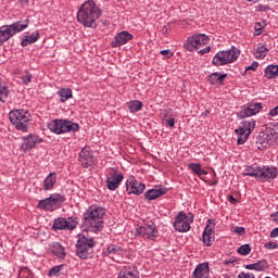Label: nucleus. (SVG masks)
Wrapping results in <instances>:
<instances>
[{"label": "nucleus", "instance_id": "obj_1", "mask_svg": "<svg viewBox=\"0 0 278 278\" xmlns=\"http://www.w3.org/2000/svg\"><path fill=\"white\" fill-rule=\"evenodd\" d=\"M101 18V9L94 0H87L78 10L77 21L83 27H97V21Z\"/></svg>", "mask_w": 278, "mask_h": 278}, {"label": "nucleus", "instance_id": "obj_2", "mask_svg": "<svg viewBox=\"0 0 278 278\" xmlns=\"http://www.w3.org/2000/svg\"><path fill=\"white\" fill-rule=\"evenodd\" d=\"M103 216H105V208L97 205L88 207L85 214V222L89 226V231L99 233L103 229Z\"/></svg>", "mask_w": 278, "mask_h": 278}, {"label": "nucleus", "instance_id": "obj_3", "mask_svg": "<svg viewBox=\"0 0 278 278\" xmlns=\"http://www.w3.org/2000/svg\"><path fill=\"white\" fill-rule=\"evenodd\" d=\"M48 129L56 136H62V134H75L79 130V124L68 119H52L48 124Z\"/></svg>", "mask_w": 278, "mask_h": 278}, {"label": "nucleus", "instance_id": "obj_4", "mask_svg": "<svg viewBox=\"0 0 278 278\" xmlns=\"http://www.w3.org/2000/svg\"><path fill=\"white\" fill-rule=\"evenodd\" d=\"M94 239L92 237H86L85 233L78 235V240L76 242V253L80 260H88V257H92V253L94 252Z\"/></svg>", "mask_w": 278, "mask_h": 278}, {"label": "nucleus", "instance_id": "obj_5", "mask_svg": "<svg viewBox=\"0 0 278 278\" xmlns=\"http://www.w3.org/2000/svg\"><path fill=\"white\" fill-rule=\"evenodd\" d=\"M9 118L12 125L20 131H27V123L31 121V114L29 111H25L23 109L11 111L9 113Z\"/></svg>", "mask_w": 278, "mask_h": 278}, {"label": "nucleus", "instance_id": "obj_6", "mask_svg": "<svg viewBox=\"0 0 278 278\" xmlns=\"http://www.w3.org/2000/svg\"><path fill=\"white\" fill-rule=\"evenodd\" d=\"M240 58V51L236 47H231L229 50L219 51L212 60L214 66H225L236 62Z\"/></svg>", "mask_w": 278, "mask_h": 278}, {"label": "nucleus", "instance_id": "obj_7", "mask_svg": "<svg viewBox=\"0 0 278 278\" xmlns=\"http://www.w3.org/2000/svg\"><path fill=\"white\" fill-rule=\"evenodd\" d=\"M64 201H66V199L61 193H51L49 198L40 200L37 207L45 212H55V210L62 207Z\"/></svg>", "mask_w": 278, "mask_h": 278}, {"label": "nucleus", "instance_id": "obj_8", "mask_svg": "<svg viewBox=\"0 0 278 278\" xmlns=\"http://www.w3.org/2000/svg\"><path fill=\"white\" fill-rule=\"evenodd\" d=\"M192 223H194V215L192 213L187 215L186 212L180 211L175 216L173 227L178 233H188L192 229Z\"/></svg>", "mask_w": 278, "mask_h": 278}, {"label": "nucleus", "instance_id": "obj_9", "mask_svg": "<svg viewBox=\"0 0 278 278\" xmlns=\"http://www.w3.org/2000/svg\"><path fill=\"white\" fill-rule=\"evenodd\" d=\"M210 42V37L205 34H197L187 38L184 49L187 51H199L201 47H205Z\"/></svg>", "mask_w": 278, "mask_h": 278}, {"label": "nucleus", "instance_id": "obj_10", "mask_svg": "<svg viewBox=\"0 0 278 278\" xmlns=\"http://www.w3.org/2000/svg\"><path fill=\"white\" fill-rule=\"evenodd\" d=\"M253 129H255V121L254 119L241 122L240 127L235 130V134H237V136H238L237 143L244 144V142H247V140H249V136H251V134H253Z\"/></svg>", "mask_w": 278, "mask_h": 278}, {"label": "nucleus", "instance_id": "obj_11", "mask_svg": "<svg viewBox=\"0 0 278 278\" xmlns=\"http://www.w3.org/2000/svg\"><path fill=\"white\" fill-rule=\"evenodd\" d=\"M262 110H264L262 102H249L241 108L237 113V116L240 121H244V118H250V116L260 114Z\"/></svg>", "mask_w": 278, "mask_h": 278}, {"label": "nucleus", "instance_id": "obj_12", "mask_svg": "<svg viewBox=\"0 0 278 278\" xmlns=\"http://www.w3.org/2000/svg\"><path fill=\"white\" fill-rule=\"evenodd\" d=\"M138 236L140 238H144V240H156L157 236H160V231H157V226L153 222H147L140 227L136 229Z\"/></svg>", "mask_w": 278, "mask_h": 278}, {"label": "nucleus", "instance_id": "obj_13", "mask_svg": "<svg viewBox=\"0 0 278 278\" xmlns=\"http://www.w3.org/2000/svg\"><path fill=\"white\" fill-rule=\"evenodd\" d=\"M147 186L136 179L135 176H129L126 180V191L128 194H136V197H140Z\"/></svg>", "mask_w": 278, "mask_h": 278}, {"label": "nucleus", "instance_id": "obj_14", "mask_svg": "<svg viewBox=\"0 0 278 278\" xmlns=\"http://www.w3.org/2000/svg\"><path fill=\"white\" fill-rule=\"evenodd\" d=\"M52 227H53V229L73 231V229H75V227H77V218H75V217H67V218L59 217V218L54 219Z\"/></svg>", "mask_w": 278, "mask_h": 278}, {"label": "nucleus", "instance_id": "obj_15", "mask_svg": "<svg viewBox=\"0 0 278 278\" xmlns=\"http://www.w3.org/2000/svg\"><path fill=\"white\" fill-rule=\"evenodd\" d=\"M123 179H125V176L123 173H119L117 170L109 173L106 176V188L111 190V192H114L123 184Z\"/></svg>", "mask_w": 278, "mask_h": 278}, {"label": "nucleus", "instance_id": "obj_16", "mask_svg": "<svg viewBox=\"0 0 278 278\" xmlns=\"http://www.w3.org/2000/svg\"><path fill=\"white\" fill-rule=\"evenodd\" d=\"M215 229H216L215 220L213 218H208L202 236L203 243L206 247H212V242H214Z\"/></svg>", "mask_w": 278, "mask_h": 278}, {"label": "nucleus", "instance_id": "obj_17", "mask_svg": "<svg viewBox=\"0 0 278 278\" xmlns=\"http://www.w3.org/2000/svg\"><path fill=\"white\" fill-rule=\"evenodd\" d=\"M134 39V35L129 34L127 30H122L121 33H117L111 42V47L113 49H118V47H123V45H127L129 40Z\"/></svg>", "mask_w": 278, "mask_h": 278}, {"label": "nucleus", "instance_id": "obj_18", "mask_svg": "<svg viewBox=\"0 0 278 278\" xmlns=\"http://www.w3.org/2000/svg\"><path fill=\"white\" fill-rule=\"evenodd\" d=\"M278 175L277 167L275 166H261L258 172V179L261 181H270L276 179Z\"/></svg>", "mask_w": 278, "mask_h": 278}, {"label": "nucleus", "instance_id": "obj_19", "mask_svg": "<svg viewBox=\"0 0 278 278\" xmlns=\"http://www.w3.org/2000/svg\"><path fill=\"white\" fill-rule=\"evenodd\" d=\"M23 143H22V149L23 151H31L36 144L42 142V139L38 137V135H28L26 137L22 138Z\"/></svg>", "mask_w": 278, "mask_h": 278}, {"label": "nucleus", "instance_id": "obj_20", "mask_svg": "<svg viewBox=\"0 0 278 278\" xmlns=\"http://www.w3.org/2000/svg\"><path fill=\"white\" fill-rule=\"evenodd\" d=\"M192 278H210V263H200L192 273Z\"/></svg>", "mask_w": 278, "mask_h": 278}, {"label": "nucleus", "instance_id": "obj_21", "mask_svg": "<svg viewBox=\"0 0 278 278\" xmlns=\"http://www.w3.org/2000/svg\"><path fill=\"white\" fill-rule=\"evenodd\" d=\"M79 162L84 166V168H88L92 162H94V156L90 150L84 148L79 153Z\"/></svg>", "mask_w": 278, "mask_h": 278}, {"label": "nucleus", "instance_id": "obj_22", "mask_svg": "<svg viewBox=\"0 0 278 278\" xmlns=\"http://www.w3.org/2000/svg\"><path fill=\"white\" fill-rule=\"evenodd\" d=\"M14 35V31L12 29L11 25H4L0 27V47L1 45H5L10 38H12Z\"/></svg>", "mask_w": 278, "mask_h": 278}, {"label": "nucleus", "instance_id": "obj_23", "mask_svg": "<svg viewBox=\"0 0 278 278\" xmlns=\"http://www.w3.org/2000/svg\"><path fill=\"white\" fill-rule=\"evenodd\" d=\"M166 192H168V189L166 188L150 189L144 193V199H147V201H155V199L164 197Z\"/></svg>", "mask_w": 278, "mask_h": 278}, {"label": "nucleus", "instance_id": "obj_24", "mask_svg": "<svg viewBox=\"0 0 278 278\" xmlns=\"http://www.w3.org/2000/svg\"><path fill=\"white\" fill-rule=\"evenodd\" d=\"M55 184H58V173L52 172L43 179L42 188L46 192H49V190L55 187Z\"/></svg>", "mask_w": 278, "mask_h": 278}, {"label": "nucleus", "instance_id": "obj_25", "mask_svg": "<svg viewBox=\"0 0 278 278\" xmlns=\"http://www.w3.org/2000/svg\"><path fill=\"white\" fill-rule=\"evenodd\" d=\"M117 278H140V274L136 270V268L125 266L119 270Z\"/></svg>", "mask_w": 278, "mask_h": 278}, {"label": "nucleus", "instance_id": "obj_26", "mask_svg": "<svg viewBox=\"0 0 278 278\" xmlns=\"http://www.w3.org/2000/svg\"><path fill=\"white\" fill-rule=\"evenodd\" d=\"M260 165H247L242 175L243 177H254V179H260Z\"/></svg>", "mask_w": 278, "mask_h": 278}, {"label": "nucleus", "instance_id": "obj_27", "mask_svg": "<svg viewBox=\"0 0 278 278\" xmlns=\"http://www.w3.org/2000/svg\"><path fill=\"white\" fill-rule=\"evenodd\" d=\"M11 29H13V34L16 36V34H21V31H24V29H27L29 27V20H23L14 22L13 24H10Z\"/></svg>", "mask_w": 278, "mask_h": 278}, {"label": "nucleus", "instance_id": "obj_28", "mask_svg": "<svg viewBox=\"0 0 278 278\" xmlns=\"http://www.w3.org/2000/svg\"><path fill=\"white\" fill-rule=\"evenodd\" d=\"M39 38H40V33L35 31L31 35L24 36L21 45H22V47H27L29 45H34V42H38Z\"/></svg>", "mask_w": 278, "mask_h": 278}, {"label": "nucleus", "instance_id": "obj_29", "mask_svg": "<svg viewBox=\"0 0 278 278\" xmlns=\"http://www.w3.org/2000/svg\"><path fill=\"white\" fill-rule=\"evenodd\" d=\"M61 103H66L68 99H73V90L71 88H61L58 91Z\"/></svg>", "mask_w": 278, "mask_h": 278}, {"label": "nucleus", "instance_id": "obj_30", "mask_svg": "<svg viewBox=\"0 0 278 278\" xmlns=\"http://www.w3.org/2000/svg\"><path fill=\"white\" fill-rule=\"evenodd\" d=\"M188 168L192 170L198 177H203V175H207V170L202 169L201 163H189Z\"/></svg>", "mask_w": 278, "mask_h": 278}, {"label": "nucleus", "instance_id": "obj_31", "mask_svg": "<svg viewBox=\"0 0 278 278\" xmlns=\"http://www.w3.org/2000/svg\"><path fill=\"white\" fill-rule=\"evenodd\" d=\"M50 249L51 252L56 255V257L64 258V256L66 255V253L64 252V247H62V244H60L59 242L52 243Z\"/></svg>", "mask_w": 278, "mask_h": 278}, {"label": "nucleus", "instance_id": "obj_32", "mask_svg": "<svg viewBox=\"0 0 278 278\" xmlns=\"http://www.w3.org/2000/svg\"><path fill=\"white\" fill-rule=\"evenodd\" d=\"M277 65H268L264 71V77H266V79H275V77H277Z\"/></svg>", "mask_w": 278, "mask_h": 278}, {"label": "nucleus", "instance_id": "obj_33", "mask_svg": "<svg viewBox=\"0 0 278 278\" xmlns=\"http://www.w3.org/2000/svg\"><path fill=\"white\" fill-rule=\"evenodd\" d=\"M247 270H256L262 273L266 268V261H260L257 263L249 264L245 266Z\"/></svg>", "mask_w": 278, "mask_h": 278}, {"label": "nucleus", "instance_id": "obj_34", "mask_svg": "<svg viewBox=\"0 0 278 278\" xmlns=\"http://www.w3.org/2000/svg\"><path fill=\"white\" fill-rule=\"evenodd\" d=\"M127 108L131 113L140 112L142 110V102L140 100H132L127 102Z\"/></svg>", "mask_w": 278, "mask_h": 278}, {"label": "nucleus", "instance_id": "obj_35", "mask_svg": "<svg viewBox=\"0 0 278 278\" xmlns=\"http://www.w3.org/2000/svg\"><path fill=\"white\" fill-rule=\"evenodd\" d=\"M10 97V89L8 86L0 84V101L1 103H8V98Z\"/></svg>", "mask_w": 278, "mask_h": 278}, {"label": "nucleus", "instance_id": "obj_36", "mask_svg": "<svg viewBox=\"0 0 278 278\" xmlns=\"http://www.w3.org/2000/svg\"><path fill=\"white\" fill-rule=\"evenodd\" d=\"M106 253L110 257H114V255H123V249L118 245H108Z\"/></svg>", "mask_w": 278, "mask_h": 278}, {"label": "nucleus", "instance_id": "obj_37", "mask_svg": "<svg viewBox=\"0 0 278 278\" xmlns=\"http://www.w3.org/2000/svg\"><path fill=\"white\" fill-rule=\"evenodd\" d=\"M267 53L268 48H266L265 46H261L256 49L255 56L257 58V60H264Z\"/></svg>", "mask_w": 278, "mask_h": 278}, {"label": "nucleus", "instance_id": "obj_38", "mask_svg": "<svg viewBox=\"0 0 278 278\" xmlns=\"http://www.w3.org/2000/svg\"><path fill=\"white\" fill-rule=\"evenodd\" d=\"M62 268H64V265H58V266L52 267L49 270L48 276L49 277H58V275H60V273L62 271Z\"/></svg>", "mask_w": 278, "mask_h": 278}, {"label": "nucleus", "instance_id": "obj_39", "mask_svg": "<svg viewBox=\"0 0 278 278\" xmlns=\"http://www.w3.org/2000/svg\"><path fill=\"white\" fill-rule=\"evenodd\" d=\"M230 231H232V233H238V236H244L247 233V229L242 226H233Z\"/></svg>", "mask_w": 278, "mask_h": 278}, {"label": "nucleus", "instance_id": "obj_40", "mask_svg": "<svg viewBox=\"0 0 278 278\" xmlns=\"http://www.w3.org/2000/svg\"><path fill=\"white\" fill-rule=\"evenodd\" d=\"M238 253L240 255H249L251 253V245L249 244H243L238 249Z\"/></svg>", "mask_w": 278, "mask_h": 278}, {"label": "nucleus", "instance_id": "obj_41", "mask_svg": "<svg viewBox=\"0 0 278 278\" xmlns=\"http://www.w3.org/2000/svg\"><path fill=\"white\" fill-rule=\"evenodd\" d=\"M264 247L268 251H274V249H278V244L275 241H269V242L265 243Z\"/></svg>", "mask_w": 278, "mask_h": 278}, {"label": "nucleus", "instance_id": "obj_42", "mask_svg": "<svg viewBox=\"0 0 278 278\" xmlns=\"http://www.w3.org/2000/svg\"><path fill=\"white\" fill-rule=\"evenodd\" d=\"M225 77H227V74L213 73V78L217 79L219 84L225 80Z\"/></svg>", "mask_w": 278, "mask_h": 278}, {"label": "nucleus", "instance_id": "obj_43", "mask_svg": "<svg viewBox=\"0 0 278 278\" xmlns=\"http://www.w3.org/2000/svg\"><path fill=\"white\" fill-rule=\"evenodd\" d=\"M22 81L25 85L30 84L31 83V74H26V75L22 76Z\"/></svg>", "mask_w": 278, "mask_h": 278}, {"label": "nucleus", "instance_id": "obj_44", "mask_svg": "<svg viewBox=\"0 0 278 278\" xmlns=\"http://www.w3.org/2000/svg\"><path fill=\"white\" fill-rule=\"evenodd\" d=\"M161 55H164L165 58H173V51L170 50H161Z\"/></svg>", "mask_w": 278, "mask_h": 278}, {"label": "nucleus", "instance_id": "obj_45", "mask_svg": "<svg viewBox=\"0 0 278 278\" xmlns=\"http://www.w3.org/2000/svg\"><path fill=\"white\" fill-rule=\"evenodd\" d=\"M257 66H258V63L254 61L251 65L245 67V71H257Z\"/></svg>", "mask_w": 278, "mask_h": 278}, {"label": "nucleus", "instance_id": "obj_46", "mask_svg": "<svg viewBox=\"0 0 278 278\" xmlns=\"http://www.w3.org/2000/svg\"><path fill=\"white\" fill-rule=\"evenodd\" d=\"M238 278H255V276H254L252 273H248V274H245V273H240V274L238 275Z\"/></svg>", "mask_w": 278, "mask_h": 278}, {"label": "nucleus", "instance_id": "obj_47", "mask_svg": "<svg viewBox=\"0 0 278 278\" xmlns=\"http://www.w3.org/2000/svg\"><path fill=\"white\" fill-rule=\"evenodd\" d=\"M210 51H212V47L207 46V47L204 48V49H200V50H199V53H200L201 55H205V53H210Z\"/></svg>", "mask_w": 278, "mask_h": 278}, {"label": "nucleus", "instance_id": "obj_48", "mask_svg": "<svg viewBox=\"0 0 278 278\" xmlns=\"http://www.w3.org/2000/svg\"><path fill=\"white\" fill-rule=\"evenodd\" d=\"M269 116H278V105L269 111Z\"/></svg>", "mask_w": 278, "mask_h": 278}, {"label": "nucleus", "instance_id": "obj_49", "mask_svg": "<svg viewBox=\"0 0 278 278\" xmlns=\"http://www.w3.org/2000/svg\"><path fill=\"white\" fill-rule=\"evenodd\" d=\"M270 238H278V227L277 228H274L271 231H270Z\"/></svg>", "mask_w": 278, "mask_h": 278}, {"label": "nucleus", "instance_id": "obj_50", "mask_svg": "<svg viewBox=\"0 0 278 278\" xmlns=\"http://www.w3.org/2000/svg\"><path fill=\"white\" fill-rule=\"evenodd\" d=\"M167 125H168V127H175V118L174 117L168 118Z\"/></svg>", "mask_w": 278, "mask_h": 278}, {"label": "nucleus", "instance_id": "obj_51", "mask_svg": "<svg viewBox=\"0 0 278 278\" xmlns=\"http://www.w3.org/2000/svg\"><path fill=\"white\" fill-rule=\"evenodd\" d=\"M266 10H268V8L266 5H262V4L258 5L260 12H266Z\"/></svg>", "mask_w": 278, "mask_h": 278}, {"label": "nucleus", "instance_id": "obj_52", "mask_svg": "<svg viewBox=\"0 0 278 278\" xmlns=\"http://www.w3.org/2000/svg\"><path fill=\"white\" fill-rule=\"evenodd\" d=\"M228 201H229V203H238V200H236V198H233V195H229Z\"/></svg>", "mask_w": 278, "mask_h": 278}, {"label": "nucleus", "instance_id": "obj_53", "mask_svg": "<svg viewBox=\"0 0 278 278\" xmlns=\"http://www.w3.org/2000/svg\"><path fill=\"white\" fill-rule=\"evenodd\" d=\"M274 223H278V212L271 214Z\"/></svg>", "mask_w": 278, "mask_h": 278}, {"label": "nucleus", "instance_id": "obj_54", "mask_svg": "<svg viewBox=\"0 0 278 278\" xmlns=\"http://www.w3.org/2000/svg\"><path fill=\"white\" fill-rule=\"evenodd\" d=\"M211 83L212 84H218V79L217 78H213V74L210 76Z\"/></svg>", "mask_w": 278, "mask_h": 278}, {"label": "nucleus", "instance_id": "obj_55", "mask_svg": "<svg viewBox=\"0 0 278 278\" xmlns=\"http://www.w3.org/2000/svg\"><path fill=\"white\" fill-rule=\"evenodd\" d=\"M226 266H229V264H233V261H225Z\"/></svg>", "mask_w": 278, "mask_h": 278}, {"label": "nucleus", "instance_id": "obj_56", "mask_svg": "<svg viewBox=\"0 0 278 278\" xmlns=\"http://www.w3.org/2000/svg\"><path fill=\"white\" fill-rule=\"evenodd\" d=\"M21 3H29V0H21Z\"/></svg>", "mask_w": 278, "mask_h": 278}, {"label": "nucleus", "instance_id": "obj_57", "mask_svg": "<svg viewBox=\"0 0 278 278\" xmlns=\"http://www.w3.org/2000/svg\"><path fill=\"white\" fill-rule=\"evenodd\" d=\"M218 182L217 181H215V182H213V186H216Z\"/></svg>", "mask_w": 278, "mask_h": 278}, {"label": "nucleus", "instance_id": "obj_58", "mask_svg": "<svg viewBox=\"0 0 278 278\" xmlns=\"http://www.w3.org/2000/svg\"><path fill=\"white\" fill-rule=\"evenodd\" d=\"M247 1L251 2V1H253V0H247Z\"/></svg>", "mask_w": 278, "mask_h": 278}]
</instances>
